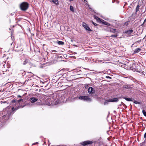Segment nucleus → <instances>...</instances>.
Masks as SVG:
<instances>
[{"label":"nucleus","mask_w":146,"mask_h":146,"mask_svg":"<svg viewBox=\"0 0 146 146\" xmlns=\"http://www.w3.org/2000/svg\"><path fill=\"white\" fill-rule=\"evenodd\" d=\"M29 7V3L26 2H23L19 5V8L22 11H26L28 9Z\"/></svg>","instance_id":"1"},{"label":"nucleus","mask_w":146,"mask_h":146,"mask_svg":"<svg viewBox=\"0 0 146 146\" xmlns=\"http://www.w3.org/2000/svg\"><path fill=\"white\" fill-rule=\"evenodd\" d=\"M6 111H7V112L6 115H4L3 117L6 116L7 118H9V117L11 115L12 112H13L15 110V108L13 107L11 109L10 107H7L5 109Z\"/></svg>","instance_id":"2"},{"label":"nucleus","mask_w":146,"mask_h":146,"mask_svg":"<svg viewBox=\"0 0 146 146\" xmlns=\"http://www.w3.org/2000/svg\"><path fill=\"white\" fill-rule=\"evenodd\" d=\"M79 99L84 101H91V99L88 96H82L79 97Z\"/></svg>","instance_id":"3"},{"label":"nucleus","mask_w":146,"mask_h":146,"mask_svg":"<svg viewBox=\"0 0 146 146\" xmlns=\"http://www.w3.org/2000/svg\"><path fill=\"white\" fill-rule=\"evenodd\" d=\"M82 26L84 27V28L86 29L87 31H88L89 32L92 31V30L89 27L88 25L86 24L84 22H83L82 24Z\"/></svg>","instance_id":"4"},{"label":"nucleus","mask_w":146,"mask_h":146,"mask_svg":"<svg viewBox=\"0 0 146 146\" xmlns=\"http://www.w3.org/2000/svg\"><path fill=\"white\" fill-rule=\"evenodd\" d=\"M93 143V142L90 141H87L82 142L80 143V144L83 146H85L89 144H91Z\"/></svg>","instance_id":"5"},{"label":"nucleus","mask_w":146,"mask_h":146,"mask_svg":"<svg viewBox=\"0 0 146 146\" xmlns=\"http://www.w3.org/2000/svg\"><path fill=\"white\" fill-rule=\"evenodd\" d=\"M127 66H129L128 68H127L128 70H129V69H131L132 68H135V67H136L135 66V64L134 63H127Z\"/></svg>","instance_id":"6"},{"label":"nucleus","mask_w":146,"mask_h":146,"mask_svg":"<svg viewBox=\"0 0 146 146\" xmlns=\"http://www.w3.org/2000/svg\"><path fill=\"white\" fill-rule=\"evenodd\" d=\"M106 28L107 29L106 31H110V32L113 33L116 32V29H113L108 27H106Z\"/></svg>","instance_id":"7"},{"label":"nucleus","mask_w":146,"mask_h":146,"mask_svg":"<svg viewBox=\"0 0 146 146\" xmlns=\"http://www.w3.org/2000/svg\"><path fill=\"white\" fill-rule=\"evenodd\" d=\"M88 91L89 94H93L95 92V90L92 87H90L88 88Z\"/></svg>","instance_id":"8"},{"label":"nucleus","mask_w":146,"mask_h":146,"mask_svg":"<svg viewBox=\"0 0 146 146\" xmlns=\"http://www.w3.org/2000/svg\"><path fill=\"white\" fill-rule=\"evenodd\" d=\"M99 23H102L103 24L108 26H110V23H108L107 22H106L105 21L102 19L101 20Z\"/></svg>","instance_id":"9"},{"label":"nucleus","mask_w":146,"mask_h":146,"mask_svg":"<svg viewBox=\"0 0 146 146\" xmlns=\"http://www.w3.org/2000/svg\"><path fill=\"white\" fill-rule=\"evenodd\" d=\"M133 32V31L132 29L130 30H125L124 33L127 35H130Z\"/></svg>","instance_id":"10"},{"label":"nucleus","mask_w":146,"mask_h":146,"mask_svg":"<svg viewBox=\"0 0 146 146\" xmlns=\"http://www.w3.org/2000/svg\"><path fill=\"white\" fill-rule=\"evenodd\" d=\"M31 102L33 103L38 100V99L34 97L31 98L30 99Z\"/></svg>","instance_id":"11"},{"label":"nucleus","mask_w":146,"mask_h":146,"mask_svg":"<svg viewBox=\"0 0 146 146\" xmlns=\"http://www.w3.org/2000/svg\"><path fill=\"white\" fill-rule=\"evenodd\" d=\"M119 101L118 98H114L110 99V101L111 102H117Z\"/></svg>","instance_id":"12"},{"label":"nucleus","mask_w":146,"mask_h":146,"mask_svg":"<svg viewBox=\"0 0 146 146\" xmlns=\"http://www.w3.org/2000/svg\"><path fill=\"white\" fill-rule=\"evenodd\" d=\"M123 98L128 101H133V99L132 98H127L126 97H123Z\"/></svg>","instance_id":"13"},{"label":"nucleus","mask_w":146,"mask_h":146,"mask_svg":"<svg viewBox=\"0 0 146 146\" xmlns=\"http://www.w3.org/2000/svg\"><path fill=\"white\" fill-rule=\"evenodd\" d=\"M52 2L57 5L59 4L58 1V0H50Z\"/></svg>","instance_id":"14"},{"label":"nucleus","mask_w":146,"mask_h":146,"mask_svg":"<svg viewBox=\"0 0 146 146\" xmlns=\"http://www.w3.org/2000/svg\"><path fill=\"white\" fill-rule=\"evenodd\" d=\"M141 50V49L140 48H137L135 50L134 52V53H137L139 52Z\"/></svg>","instance_id":"15"},{"label":"nucleus","mask_w":146,"mask_h":146,"mask_svg":"<svg viewBox=\"0 0 146 146\" xmlns=\"http://www.w3.org/2000/svg\"><path fill=\"white\" fill-rule=\"evenodd\" d=\"M28 63V60L27 59H25V60L23 61V62H22L21 63L24 65H26Z\"/></svg>","instance_id":"16"},{"label":"nucleus","mask_w":146,"mask_h":146,"mask_svg":"<svg viewBox=\"0 0 146 146\" xmlns=\"http://www.w3.org/2000/svg\"><path fill=\"white\" fill-rule=\"evenodd\" d=\"M140 7V6L139 5H138L137 7H136L135 9V12H136V13H137V11H139V7Z\"/></svg>","instance_id":"17"},{"label":"nucleus","mask_w":146,"mask_h":146,"mask_svg":"<svg viewBox=\"0 0 146 146\" xmlns=\"http://www.w3.org/2000/svg\"><path fill=\"white\" fill-rule=\"evenodd\" d=\"M94 17L99 22H100V21L101 19L99 18L97 16L94 15Z\"/></svg>","instance_id":"18"},{"label":"nucleus","mask_w":146,"mask_h":146,"mask_svg":"<svg viewBox=\"0 0 146 146\" xmlns=\"http://www.w3.org/2000/svg\"><path fill=\"white\" fill-rule=\"evenodd\" d=\"M146 19H145L143 23L141 25V26H142V27L145 26H146Z\"/></svg>","instance_id":"19"},{"label":"nucleus","mask_w":146,"mask_h":146,"mask_svg":"<svg viewBox=\"0 0 146 146\" xmlns=\"http://www.w3.org/2000/svg\"><path fill=\"white\" fill-rule=\"evenodd\" d=\"M57 43L59 45H63L64 44V42H63L60 41H58Z\"/></svg>","instance_id":"20"},{"label":"nucleus","mask_w":146,"mask_h":146,"mask_svg":"<svg viewBox=\"0 0 146 146\" xmlns=\"http://www.w3.org/2000/svg\"><path fill=\"white\" fill-rule=\"evenodd\" d=\"M137 13L135 12V13H133L132 15V17L133 18H135L136 16Z\"/></svg>","instance_id":"21"},{"label":"nucleus","mask_w":146,"mask_h":146,"mask_svg":"<svg viewBox=\"0 0 146 146\" xmlns=\"http://www.w3.org/2000/svg\"><path fill=\"white\" fill-rule=\"evenodd\" d=\"M70 9L71 11H72L73 12L74 11V8L73 7V6H70Z\"/></svg>","instance_id":"22"},{"label":"nucleus","mask_w":146,"mask_h":146,"mask_svg":"<svg viewBox=\"0 0 146 146\" xmlns=\"http://www.w3.org/2000/svg\"><path fill=\"white\" fill-rule=\"evenodd\" d=\"M142 112L144 115L146 117V112L144 110H142Z\"/></svg>","instance_id":"23"},{"label":"nucleus","mask_w":146,"mask_h":146,"mask_svg":"<svg viewBox=\"0 0 146 146\" xmlns=\"http://www.w3.org/2000/svg\"><path fill=\"white\" fill-rule=\"evenodd\" d=\"M60 102V100H59L58 99L56 102V104H58Z\"/></svg>","instance_id":"24"},{"label":"nucleus","mask_w":146,"mask_h":146,"mask_svg":"<svg viewBox=\"0 0 146 146\" xmlns=\"http://www.w3.org/2000/svg\"><path fill=\"white\" fill-rule=\"evenodd\" d=\"M129 21H127L125 23L124 25L125 26L128 25L129 24Z\"/></svg>","instance_id":"25"},{"label":"nucleus","mask_w":146,"mask_h":146,"mask_svg":"<svg viewBox=\"0 0 146 146\" xmlns=\"http://www.w3.org/2000/svg\"><path fill=\"white\" fill-rule=\"evenodd\" d=\"M117 35L116 34V35H111V36H110V37H115V38L116 37H117Z\"/></svg>","instance_id":"26"},{"label":"nucleus","mask_w":146,"mask_h":146,"mask_svg":"<svg viewBox=\"0 0 146 146\" xmlns=\"http://www.w3.org/2000/svg\"><path fill=\"white\" fill-rule=\"evenodd\" d=\"M133 103L135 104H140V103L139 102H138L137 101L135 100L133 102Z\"/></svg>","instance_id":"27"},{"label":"nucleus","mask_w":146,"mask_h":146,"mask_svg":"<svg viewBox=\"0 0 146 146\" xmlns=\"http://www.w3.org/2000/svg\"><path fill=\"white\" fill-rule=\"evenodd\" d=\"M123 88H124L127 89L128 88V86L127 85L124 86Z\"/></svg>","instance_id":"28"},{"label":"nucleus","mask_w":146,"mask_h":146,"mask_svg":"<svg viewBox=\"0 0 146 146\" xmlns=\"http://www.w3.org/2000/svg\"><path fill=\"white\" fill-rule=\"evenodd\" d=\"M92 23L94 25V26H97L98 25L96 23H94L93 21H92Z\"/></svg>","instance_id":"29"},{"label":"nucleus","mask_w":146,"mask_h":146,"mask_svg":"<svg viewBox=\"0 0 146 146\" xmlns=\"http://www.w3.org/2000/svg\"><path fill=\"white\" fill-rule=\"evenodd\" d=\"M16 102V100L15 99H14V100H12V102L13 103H15V102Z\"/></svg>","instance_id":"30"},{"label":"nucleus","mask_w":146,"mask_h":146,"mask_svg":"<svg viewBox=\"0 0 146 146\" xmlns=\"http://www.w3.org/2000/svg\"><path fill=\"white\" fill-rule=\"evenodd\" d=\"M144 137L145 138H146V132L144 134Z\"/></svg>","instance_id":"31"},{"label":"nucleus","mask_w":146,"mask_h":146,"mask_svg":"<svg viewBox=\"0 0 146 146\" xmlns=\"http://www.w3.org/2000/svg\"><path fill=\"white\" fill-rule=\"evenodd\" d=\"M106 78H111L110 77V76H106Z\"/></svg>","instance_id":"32"},{"label":"nucleus","mask_w":146,"mask_h":146,"mask_svg":"<svg viewBox=\"0 0 146 146\" xmlns=\"http://www.w3.org/2000/svg\"><path fill=\"white\" fill-rule=\"evenodd\" d=\"M22 100V99H20V100H18V102H20L21 100Z\"/></svg>","instance_id":"33"},{"label":"nucleus","mask_w":146,"mask_h":146,"mask_svg":"<svg viewBox=\"0 0 146 146\" xmlns=\"http://www.w3.org/2000/svg\"><path fill=\"white\" fill-rule=\"evenodd\" d=\"M145 141H144V142H143L141 143V144H142V145H143L145 143Z\"/></svg>","instance_id":"34"},{"label":"nucleus","mask_w":146,"mask_h":146,"mask_svg":"<svg viewBox=\"0 0 146 146\" xmlns=\"http://www.w3.org/2000/svg\"><path fill=\"white\" fill-rule=\"evenodd\" d=\"M29 64L31 66H32V64L30 62L29 63Z\"/></svg>","instance_id":"35"},{"label":"nucleus","mask_w":146,"mask_h":146,"mask_svg":"<svg viewBox=\"0 0 146 146\" xmlns=\"http://www.w3.org/2000/svg\"><path fill=\"white\" fill-rule=\"evenodd\" d=\"M53 52H57V51L55 50H53Z\"/></svg>","instance_id":"36"},{"label":"nucleus","mask_w":146,"mask_h":146,"mask_svg":"<svg viewBox=\"0 0 146 146\" xmlns=\"http://www.w3.org/2000/svg\"><path fill=\"white\" fill-rule=\"evenodd\" d=\"M74 0H69V1H73Z\"/></svg>","instance_id":"37"},{"label":"nucleus","mask_w":146,"mask_h":146,"mask_svg":"<svg viewBox=\"0 0 146 146\" xmlns=\"http://www.w3.org/2000/svg\"><path fill=\"white\" fill-rule=\"evenodd\" d=\"M18 97H21V96H20V95H18Z\"/></svg>","instance_id":"38"},{"label":"nucleus","mask_w":146,"mask_h":146,"mask_svg":"<svg viewBox=\"0 0 146 146\" xmlns=\"http://www.w3.org/2000/svg\"><path fill=\"white\" fill-rule=\"evenodd\" d=\"M17 109H18V108H15V110H17Z\"/></svg>","instance_id":"39"},{"label":"nucleus","mask_w":146,"mask_h":146,"mask_svg":"<svg viewBox=\"0 0 146 146\" xmlns=\"http://www.w3.org/2000/svg\"><path fill=\"white\" fill-rule=\"evenodd\" d=\"M38 143V142H37V143ZM35 144V143H34V144H33V145H34V144Z\"/></svg>","instance_id":"40"},{"label":"nucleus","mask_w":146,"mask_h":146,"mask_svg":"<svg viewBox=\"0 0 146 146\" xmlns=\"http://www.w3.org/2000/svg\"><path fill=\"white\" fill-rule=\"evenodd\" d=\"M31 79L30 78H29V79H28V80H29Z\"/></svg>","instance_id":"41"},{"label":"nucleus","mask_w":146,"mask_h":146,"mask_svg":"<svg viewBox=\"0 0 146 146\" xmlns=\"http://www.w3.org/2000/svg\"><path fill=\"white\" fill-rule=\"evenodd\" d=\"M28 73H32L31 72H28Z\"/></svg>","instance_id":"42"},{"label":"nucleus","mask_w":146,"mask_h":146,"mask_svg":"<svg viewBox=\"0 0 146 146\" xmlns=\"http://www.w3.org/2000/svg\"><path fill=\"white\" fill-rule=\"evenodd\" d=\"M84 68V69H88V70H89V69H86V68Z\"/></svg>","instance_id":"43"},{"label":"nucleus","mask_w":146,"mask_h":146,"mask_svg":"<svg viewBox=\"0 0 146 146\" xmlns=\"http://www.w3.org/2000/svg\"><path fill=\"white\" fill-rule=\"evenodd\" d=\"M13 43L12 42L11 44V45H12V44H13Z\"/></svg>","instance_id":"44"},{"label":"nucleus","mask_w":146,"mask_h":146,"mask_svg":"<svg viewBox=\"0 0 146 146\" xmlns=\"http://www.w3.org/2000/svg\"><path fill=\"white\" fill-rule=\"evenodd\" d=\"M84 1H86V0H84Z\"/></svg>","instance_id":"45"},{"label":"nucleus","mask_w":146,"mask_h":146,"mask_svg":"<svg viewBox=\"0 0 146 146\" xmlns=\"http://www.w3.org/2000/svg\"><path fill=\"white\" fill-rule=\"evenodd\" d=\"M145 19H146V18Z\"/></svg>","instance_id":"46"},{"label":"nucleus","mask_w":146,"mask_h":146,"mask_svg":"<svg viewBox=\"0 0 146 146\" xmlns=\"http://www.w3.org/2000/svg\"><path fill=\"white\" fill-rule=\"evenodd\" d=\"M27 81V80H25V82Z\"/></svg>","instance_id":"47"},{"label":"nucleus","mask_w":146,"mask_h":146,"mask_svg":"<svg viewBox=\"0 0 146 146\" xmlns=\"http://www.w3.org/2000/svg\"><path fill=\"white\" fill-rule=\"evenodd\" d=\"M12 114H13V113H12V112L11 114H12Z\"/></svg>","instance_id":"48"}]
</instances>
